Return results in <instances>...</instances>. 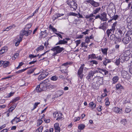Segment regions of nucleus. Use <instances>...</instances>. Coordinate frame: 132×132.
<instances>
[{"mask_svg":"<svg viewBox=\"0 0 132 132\" xmlns=\"http://www.w3.org/2000/svg\"><path fill=\"white\" fill-rule=\"evenodd\" d=\"M101 9V8L98 7L97 8L95 9L94 10L93 13H91L89 15H86L85 18L86 19H87V20L89 22H91L92 20L94 19V18L93 17L95 16L94 14H95L99 12V11Z\"/></svg>","mask_w":132,"mask_h":132,"instance_id":"f03ea898","label":"nucleus"},{"mask_svg":"<svg viewBox=\"0 0 132 132\" xmlns=\"http://www.w3.org/2000/svg\"><path fill=\"white\" fill-rule=\"evenodd\" d=\"M116 35L113 34L110 36V38L111 40L114 41L116 39Z\"/></svg>","mask_w":132,"mask_h":132,"instance_id":"bb28decb","label":"nucleus"},{"mask_svg":"<svg viewBox=\"0 0 132 132\" xmlns=\"http://www.w3.org/2000/svg\"><path fill=\"white\" fill-rule=\"evenodd\" d=\"M85 66L84 64H82L78 70L77 76L79 78L82 80L83 78L84 75L83 73V70Z\"/></svg>","mask_w":132,"mask_h":132,"instance_id":"0eeeda50","label":"nucleus"},{"mask_svg":"<svg viewBox=\"0 0 132 132\" xmlns=\"http://www.w3.org/2000/svg\"><path fill=\"white\" fill-rule=\"evenodd\" d=\"M101 107L102 106L100 105L97 108V110L99 112H100L101 111Z\"/></svg>","mask_w":132,"mask_h":132,"instance_id":"774afa93","label":"nucleus"},{"mask_svg":"<svg viewBox=\"0 0 132 132\" xmlns=\"http://www.w3.org/2000/svg\"><path fill=\"white\" fill-rule=\"evenodd\" d=\"M64 50L63 47H60V46H57L52 47L51 50L53 51H55L52 54L53 56H55L57 54L60 53Z\"/></svg>","mask_w":132,"mask_h":132,"instance_id":"39448f33","label":"nucleus"},{"mask_svg":"<svg viewBox=\"0 0 132 132\" xmlns=\"http://www.w3.org/2000/svg\"><path fill=\"white\" fill-rule=\"evenodd\" d=\"M17 105V104L16 103H14L13 104L9 109V111L12 112L13 110L15 108L16 106Z\"/></svg>","mask_w":132,"mask_h":132,"instance_id":"7c9ffc66","label":"nucleus"},{"mask_svg":"<svg viewBox=\"0 0 132 132\" xmlns=\"http://www.w3.org/2000/svg\"><path fill=\"white\" fill-rule=\"evenodd\" d=\"M22 38L20 37L18 39V41H17L15 43V45L16 46H18L19 44L22 41Z\"/></svg>","mask_w":132,"mask_h":132,"instance_id":"ea45409f","label":"nucleus"},{"mask_svg":"<svg viewBox=\"0 0 132 132\" xmlns=\"http://www.w3.org/2000/svg\"><path fill=\"white\" fill-rule=\"evenodd\" d=\"M119 80V77L117 76H116L114 77L112 79V84H115Z\"/></svg>","mask_w":132,"mask_h":132,"instance_id":"4be33fe9","label":"nucleus"},{"mask_svg":"<svg viewBox=\"0 0 132 132\" xmlns=\"http://www.w3.org/2000/svg\"><path fill=\"white\" fill-rule=\"evenodd\" d=\"M132 36H126L125 37H124L122 41L123 43L125 44L128 43L131 40V38Z\"/></svg>","mask_w":132,"mask_h":132,"instance_id":"f8f14e48","label":"nucleus"},{"mask_svg":"<svg viewBox=\"0 0 132 132\" xmlns=\"http://www.w3.org/2000/svg\"><path fill=\"white\" fill-rule=\"evenodd\" d=\"M92 72L93 74H94V75L96 73H100V72H100V71L99 70H95L94 71H92Z\"/></svg>","mask_w":132,"mask_h":132,"instance_id":"e2e57ef3","label":"nucleus"},{"mask_svg":"<svg viewBox=\"0 0 132 132\" xmlns=\"http://www.w3.org/2000/svg\"><path fill=\"white\" fill-rule=\"evenodd\" d=\"M41 119H41L39 120L38 122L37 123V126H39L42 124L43 122V121Z\"/></svg>","mask_w":132,"mask_h":132,"instance_id":"13d9d810","label":"nucleus"},{"mask_svg":"<svg viewBox=\"0 0 132 132\" xmlns=\"http://www.w3.org/2000/svg\"><path fill=\"white\" fill-rule=\"evenodd\" d=\"M101 17L102 18V20L103 21H106L108 20V19L106 18L107 14L105 12H103L101 14Z\"/></svg>","mask_w":132,"mask_h":132,"instance_id":"4468645a","label":"nucleus"},{"mask_svg":"<svg viewBox=\"0 0 132 132\" xmlns=\"http://www.w3.org/2000/svg\"><path fill=\"white\" fill-rule=\"evenodd\" d=\"M118 31L117 34L118 36L117 37L116 40L114 42V44H117L118 42H120L121 40V38L124 36L126 32V29L124 27H120L119 28L117 29Z\"/></svg>","mask_w":132,"mask_h":132,"instance_id":"f257e3e1","label":"nucleus"},{"mask_svg":"<svg viewBox=\"0 0 132 132\" xmlns=\"http://www.w3.org/2000/svg\"><path fill=\"white\" fill-rule=\"evenodd\" d=\"M87 2L95 7H97L100 6V4L99 3L95 2L93 0H88Z\"/></svg>","mask_w":132,"mask_h":132,"instance_id":"1a4fd4ad","label":"nucleus"},{"mask_svg":"<svg viewBox=\"0 0 132 132\" xmlns=\"http://www.w3.org/2000/svg\"><path fill=\"white\" fill-rule=\"evenodd\" d=\"M98 18H99L100 20H102V17H101V16L100 15H96L95 16V19H94V20H95V19H97Z\"/></svg>","mask_w":132,"mask_h":132,"instance_id":"603ef678","label":"nucleus"},{"mask_svg":"<svg viewBox=\"0 0 132 132\" xmlns=\"http://www.w3.org/2000/svg\"><path fill=\"white\" fill-rule=\"evenodd\" d=\"M89 105L90 107H91L92 109H94L96 107V104L94 103L93 102H91L89 103Z\"/></svg>","mask_w":132,"mask_h":132,"instance_id":"c756f323","label":"nucleus"},{"mask_svg":"<svg viewBox=\"0 0 132 132\" xmlns=\"http://www.w3.org/2000/svg\"><path fill=\"white\" fill-rule=\"evenodd\" d=\"M55 115H54V116L55 118H57L56 120H59L62 119V116L63 115L62 113L58 112H56V113L55 112Z\"/></svg>","mask_w":132,"mask_h":132,"instance_id":"ddd939ff","label":"nucleus"},{"mask_svg":"<svg viewBox=\"0 0 132 132\" xmlns=\"http://www.w3.org/2000/svg\"><path fill=\"white\" fill-rule=\"evenodd\" d=\"M118 16L117 15H114V16H113L112 17H111V18H112L113 20H116L117 18H118Z\"/></svg>","mask_w":132,"mask_h":132,"instance_id":"de8ad7c7","label":"nucleus"},{"mask_svg":"<svg viewBox=\"0 0 132 132\" xmlns=\"http://www.w3.org/2000/svg\"><path fill=\"white\" fill-rule=\"evenodd\" d=\"M61 71L62 73H68V70L66 69L62 70Z\"/></svg>","mask_w":132,"mask_h":132,"instance_id":"338daca9","label":"nucleus"},{"mask_svg":"<svg viewBox=\"0 0 132 132\" xmlns=\"http://www.w3.org/2000/svg\"><path fill=\"white\" fill-rule=\"evenodd\" d=\"M101 70V71H100L101 72H100V73L107 76L109 75V72L108 71L104 69H103L102 70Z\"/></svg>","mask_w":132,"mask_h":132,"instance_id":"b1692460","label":"nucleus"},{"mask_svg":"<svg viewBox=\"0 0 132 132\" xmlns=\"http://www.w3.org/2000/svg\"><path fill=\"white\" fill-rule=\"evenodd\" d=\"M31 26V24H27L26 27L24 28L23 30H22L20 33V34L21 35V36H23L25 35L26 36H28V35H30L32 33V31L30 30H28L27 31L26 30L27 29H29L30 28Z\"/></svg>","mask_w":132,"mask_h":132,"instance_id":"20e7f679","label":"nucleus"},{"mask_svg":"<svg viewBox=\"0 0 132 132\" xmlns=\"http://www.w3.org/2000/svg\"><path fill=\"white\" fill-rule=\"evenodd\" d=\"M125 56L122 54L119 57L121 60L120 62L123 63V62H125Z\"/></svg>","mask_w":132,"mask_h":132,"instance_id":"393cba45","label":"nucleus"},{"mask_svg":"<svg viewBox=\"0 0 132 132\" xmlns=\"http://www.w3.org/2000/svg\"><path fill=\"white\" fill-rule=\"evenodd\" d=\"M120 61L121 60L119 58L118 59H117L115 62L116 64L117 65H118L120 64Z\"/></svg>","mask_w":132,"mask_h":132,"instance_id":"79ce46f5","label":"nucleus"},{"mask_svg":"<svg viewBox=\"0 0 132 132\" xmlns=\"http://www.w3.org/2000/svg\"><path fill=\"white\" fill-rule=\"evenodd\" d=\"M83 36V35H81L79 36L77 35L76 36L77 38H82Z\"/></svg>","mask_w":132,"mask_h":132,"instance_id":"69168bd1","label":"nucleus"},{"mask_svg":"<svg viewBox=\"0 0 132 132\" xmlns=\"http://www.w3.org/2000/svg\"><path fill=\"white\" fill-rule=\"evenodd\" d=\"M7 47H2L0 50V54H2L7 52Z\"/></svg>","mask_w":132,"mask_h":132,"instance_id":"6ab92c4d","label":"nucleus"},{"mask_svg":"<svg viewBox=\"0 0 132 132\" xmlns=\"http://www.w3.org/2000/svg\"><path fill=\"white\" fill-rule=\"evenodd\" d=\"M107 48H104V49L101 48V51L103 54L104 55H106L107 54Z\"/></svg>","mask_w":132,"mask_h":132,"instance_id":"2f4dec72","label":"nucleus"},{"mask_svg":"<svg viewBox=\"0 0 132 132\" xmlns=\"http://www.w3.org/2000/svg\"><path fill=\"white\" fill-rule=\"evenodd\" d=\"M93 82H96L97 86H99L100 85H103L104 84L103 77H101L97 76H95Z\"/></svg>","mask_w":132,"mask_h":132,"instance_id":"423d86ee","label":"nucleus"},{"mask_svg":"<svg viewBox=\"0 0 132 132\" xmlns=\"http://www.w3.org/2000/svg\"><path fill=\"white\" fill-rule=\"evenodd\" d=\"M94 75L92 71L91 70L88 73L86 78L89 82L91 80L94 81L95 78V77H94Z\"/></svg>","mask_w":132,"mask_h":132,"instance_id":"6e6552de","label":"nucleus"},{"mask_svg":"<svg viewBox=\"0 0 132 132\" xmlns=\"http://www.w3.org/2000/svg\"><path fill=\"white\" fill-rule=\"evenodd\" d=\"M66 3L72 11H76L77 9L78 5L74 0H68Z\"/></svg>","mask_w":132,"mask_h":132,"instance_id":"7ed1b4c3","label":"nucleus"},{"mask_svg":"<svg viewBox=\"0 0 132 132\" xmlns=\"http://www.w3.org/2000/svg\"><path fill=\"white\" fill-rule=\"evenodd\" d=\"M131 109L129 107H128L126 109L125 111L127 113H129L131 111Z\"/></svg>","mask_w":132,"mask_h":132,"instance_id":"a18cd8bd","label":"nucleus"},{"mask_svg":"<svg viewBox=\"0 0 132 132\" xmlns=\"http://www.w3.org/2000/svg\"><path fill=\"white\" fill-rule=\"evenodd\" d=\"M75 42L76 44V46H77L80 43L81 40H79L76 41Z\"/></svg>","mask_w":132,"mask_h":132,"instance_id":"6e6d98bb","label":"nucleus"},{"mask_svg":"<svg viewBox=\"0 0 132 132\" xmlns=\"http://www.w3.org/2000/svg\"><path fill=\"white\" fill-rule=\"evenodd\" d=\"M91 63H93V64H95L96 65L98 64L97 62L95 60H92L90 62Z\"/></svg>","mask_w":132,"mask_h":132,"instance_id":"052dcab7","label":"nucleus"},{"mask_svg":"<svg viewBox=\"0 0 132 132\" xmlns=\"http://www.w3.org/2000/svg\"><path fill=\"white\" fill-rule=\"evenodd\" d=\"M35 69V68L31 69L28 70L27 72L28 74L29 75L32 73Z\"/></svg>","mask_w":132,"mask_h":132,"instance_id":"473e14b6","label":"nucleus"},{"mask_svg":"<svg viewBox=\"0 0 132 132\" xmlns=\"http://www.w3.org/2000/svg\"><path fill=\"white\" fill-rule=\"evenodd\" d=\"M85 126L83 124H80L78 126V128L80 130V131L81 130L83 129L85 127Z\"/></svg>","mask_w":132,"mask_h":132,"instance_id":"c9c22d12","label":"nucleus"},{"mask_svg":"<svg viewBox=\"0 0 132 132\" xmlns=\"http://www.w3.org/2000/svg\"><path fill=\"white\" fill-rule=\"evenodd\" d=\"M132 49L130 50H128L126 51H125V52H123V53H122L125 56H128L131 54V51Z\"/></svg>","mask_w":132,"mask_h":132,"instance_id":"aec40b11","label":"nucleus"},{"mask_svg":"<svg viewBox=\"0 0 132 132\" xmlns=\"http://www.w3.org/2000/svg\"><path fill=\"white\" fill-rule=\"evenodd\" d=\"M116 89L117 90H121V89H123V86L120 83H118L116 86Z\"/></svg>","mask_w":132,"mask_h":132,"instance_id":"a878e982","label":"nucleus"},{"mask_svg":"<svg viewBox=\"0 0 132 132\" xmlns=\"http://www.w3.org/2000/svg\"><path fill=\"white\" fill-rule=\"evenodd\" d=\"M91 57L92 59H97V56H96V55L95 54H91Z\"/></svg>","mask_w":132,"mask_h":132,"instance_id":"4d7b16f0","label":"nucleus"},{"mask_svg":"<svg viewBox=\"0 0 132 132\" xmlns=\"http://www.w3.org/2000/svg\"><path fill=\"white\" fill-rule=\"evenodd\" d=\"M122 77L126 79H129L130 78L129 74H128L127 72L124 71L122 73Z\"/></svg>","mask_w":132,"mask_h":132,"instance_id":"dca6fc26","label":"nucleus"},{"mask_svg":"<svg viewBox=\"0 0 132 132\" xmlns=\"http://www.w3.org/2000/svg\"><path fill=\"white\" fill-rule=\"evenodd\" d=\"M126 122L127 121L126 119H123L121 121V123L124 125H125Z\"/></svg>","mask_w":132,"mask_h":132,"instance_id":"8fccbe9b","label":"nucleus"},{"mask_svg":"<svg viewBox=\"0 0 132 132\" xmlns=\"http://www.w3.org/2000/svg\"><path fill=\"white\" fill-rule=\"evenodd\" d=\"M44 46L43 45L40 46L39 47H38L36 49V50L37 51H41L44 48Z\"/></svg>","mask_w":132,"mask_h":132,"instance_id":"58836bf2","label":"nucleus"},{"mask_svg":"<svg viewBox=\"0 0 132 132\" xmlns=\"http://www.w3.org/2000/svg\"><path fill=\"white\" fill-rule=\"evenodd\" d=\"M54 129L55 130V132H60V128L59 126L58 123H55L54 125Z\"/></svg>","mask_w":132,"mask_h":132,"instance_id":"f3484780","label":"nucleus"},{"mask_svg":"<svg viewBox=\"0 0 132 132\" xmlns=\"http://www.w3.org/2000/svg\"><path fill=\"white\" fill-rule=\"evenodd\" d=\"M72 63L71 62L68 61L62 64L63 65L67 66L68 65L71 64Z\"/></svg>","mask_w":132,"mask_h":132,"instance_id":"a19ab883","label":"nucleus"},{"mask_svg":"<svg viewBox=\"0 0 132 132\" xmlns=\"http://www.w3.org/2000/svg\"><path fill=\"white\" fill-rule=\"evenodd\" d=\"M97 59L98 60H100V61H102V59H103V56H101V55H100L99 56H97Z\"/></svg>","mask_w":132,"mask_h":132,"instance_id":"5fc2aeb1","label":"nucleus"},{"mask_svg":"<svg viewBox=\"0 0 132 132\" xmlns=\"http://www.w3.org/2000/svg\"><path fill=\"white\" fill-rule=\"evenodd\" d=\"M38 55H34L32 54H30L29 55V57L31 59H32V58H35Z\"/></svg>","mask_w":132,"mask_h":132,"instance_id":"09e8293b","label":"nucleus"},{"mask_svg":"<svg viewBox=\"0 0 132 132\" xmlns=\"http://www.w3.org/2000/svg\"><path fill=\"white\" fill-rule=\"evenodd\" d=\"M106 33L107 34V36L108 37H109L110 34H113L112 33V32L110 31L109 30H108V29H107L106 31Z\"/></svg>","mask_w":132,"mask_h":132,"instance_id":"3c124183","label":"nucleus"},{"mask_svg":"<svg viewBox=\"0 0 132 132\" xmlns=\"http://www.w3.org/2000/svg\"><path fill=\"white\" fill-rule=\"evenodd\" d=\"M111 62V61L109 59L105 58L104 60L103 61V63L104 65L106 66L107 64L110 63Z\"/></svg>","mask_w":132,"mask_h":132,"instance_id":"412c9836","label":"nucleus"},{"mask_svg":"<svg viewBox=\"0 0 132 132\" xmlns=\"http://www.w3.org/2000/svg\"><path fill=\"white\" fill-rule=\"evenodd\" d=\"M59 40L60 39V38H59ZM67 41L63 39V40H59V41L58 42H57L56 44V45H58L60 44H67Z\"/></svg>","mask_w":132,"mask_h":132,"instance_id":"a211bd4d","label":"nucleus"},{"mask_svg":"<svg viewBox=\"0 0 132 132\" xmlns=\"http://www.w3.org/2000/svg\"><path fill=\"white\" fill-rule=\"evenodd\" d=\"M45 89V87L42 85L41 83L39 85H38L36 88V90L38 92H40L44 90Z\"/></svg>","mask_w":132,"mask_h":132,"instance_id":"9b49d317","label":"nucleus"},{"mask_svg":"<svg viewBox=\"0 0 132 132\" xmlns=\"http://www.w3.org/2000/svg\"><path fill=\"white\" fill-rule=\"evenodd\" d=\"M102 25L99 27V29H102L104 31H105L106 29L108 28V23L106 22H103Z\"/></svg>","mask_w":132,"mask_h":132,"instance_id":"2eb2a0df","label":"nucleus"},{"mask_svg":"<svg viewBox=\"0 0 132 132\" xmlns=\"http://www.w3.org/2000/svg\"><path fill=\"white\" fill-rule=\"evenodd\" d=\"M97 100L98 102L102 103V98L101 97L98 96L97 98Z\"/></svg>","mask_w":132,"mask_h":132,"instance_id":"49530a36","label":"nucleus"},{"mask_svg":"<svg viewBox=\"0 0 132 132\" xmlns=\"http://www.w3.org/2000/svg\"><path fill=\"white\" fill-rule=\"evenodd\" d=\"M20 98L19 97H16L12 100V102L13 103H14L16 101L19 100Z\"/></svg>","mask_w":132,"mask_h":132,"instance_id":"c03bdc74","label":"nucleus"},{"mask_svg":"<svg viewBox=\"0 0 132 132\" xmlns=\"http://www.w3.org/2000/svg\"><path fill=\"white\" fill-rule=\"evenodd\" d=\"M23 64V63L22 62L20 63L18 66L16 68V69H18L20 68L21 66H22Z\"/></svg>","mask_w":132,"mask_h":132,"instance_id":"bf43d9fd","label":"nucleus"},{"mask_svg":"<svg viewBox=\"0 0 132 132\" xmlns=\"http://www.w3.org/2000/svg\"><path fill=\"white\" fill-rule=\"evenodd\" d=\"M127 35V36H132V30H129L128 31L126 34Z\"/></svg>","mask_w":132,"mask_h":132,"instance_id":"37998d69","label":"nucleus"},{"mask_svg":"<svg viewBox=\"0 0 132 132\" xmlns=\"http://www.w3.org/2000/svg\"><path fill=\"white\" fill-rule=\"evenodd\" d=\"M37 61L36 59H34L33 61H32L29 62V64H34L35 62Z\"/></svg>","mask_w":132,"mask_h":132,"instance_id":"680f3d73","label":"nucleus"},{"mask_svg":"<svg viewBox=\"0 0 132 132\" xmlns=\"http://www.w3.org/2000/svg\"><path fill=\"white\" fill-rule=\"evenodd\" d=\"M68 15L69 16H77V15H78V14L74 12H70L68 13Z\"/></svg>","mask_w":132,"mask_h":132,"instance_id":"e433bc0d","label":"nucleus"},{"mask_svg":"<svg viewBox=\"0 0 132 132\" xmlns=\"http://www.w3.org/2000/svg\"><path fill=\"white\" fill-rule=\"evenodd\" d=\"M48 74L47 72H43L38 77V79L39 80H41L45 78Z\"/></svg>","mask_w":132,"mask_h":132,"instance_id":"9d476101","label":"nucleus"},{"mask_svg":"<svg viewBox=\"0 0 132 132\" xmlns=\"http://www.w3.org/2000/svg\"><path fill=\"white\" fill-rule=\"evenodd\" d=\"M9 62L8 61H6V62L4 61V63L3 64V67L4 68H5L7 67L9 65Z\"/></svg>","mask_w":132,"mask_h":132,"instance_id":"c85d7f7f","label":"nucleus"},{"mask_svg":"<svg viewBox=\"0 0 132 132\" xmlns=\"http://www.w3.org/2000/svg\"><path fill=\"white\" fill-rule=\"evenodd\" d=\"M114 111L117 113L119 114L121 113L122 110L120 109L118 107L115 108L114 109Z\"/></svg>","mask_w":132,"mask_h":132,"instance_id":"cd10ccee","label":"nucleus"},{"mask_svg":"<svg viewBox=\"0 0 132 132\" xmlns=\"http://www.w3.org/2000/svg\"><path fill=\"white\" fill-rule=\"evenodd\" d=\"M40 102H36L34 105L33 108L31 109V111H32L35 109L36 108L37 105L40 104Z\"/></svg>","mask_w":132,"mask_h":132,"instance_id":"f704fd0d","label":"nucleus"},{"mask_svg":"<svg viewBox=\"0 0 132 132\" xmlns=\"http://www.w3.org/2000/svg\"><path fill=\"white\" fill-rule=\"evenodd\" d=\"M58 17L57 15H56V14H55L54 15H53V19L54 20L56 19Z\"/></svg>","mask_w":132,"mask_h":132,"instance_id":"0e129e2a","label":"nucleus"},{"mask_svg":"<svg viewBox=\"0 0 132 132\" xmlns=\"http://www.w3.org/2000/svg\"><path fill=\"white\" fill-rule=\"evenodd\" d=\"M43 129V127L42 126H40L37 129H38L39 132H42Z\"/></svg>","mask_w":132,"mask_h":132,"instance_id":"864d4df0","label":"nucleus"},{"mask_svg":"<svg viewBox=\"0 0 132 132\" xmlns=\"http://www.w3.org/2000/svg\"><path fill=\"white\" fill-rule=\"evenodd\" d=\"M50 79L52 81H56L58 79V77L56 76H52Z\"/></svg>","mask_w":132,"mask_h":132,"instance_id":"4c0bfd02","label":"nucleus"},{"mask_svg":"<svg viewBox=\"0 0 132 132\" xmlns=\"http://www.w3.org/2000/svg\"><path fill=\"white\" fill-rule=\"evenodd\" d=\"M30 68V67H29V68H26L24 69H22L20 70H19V71H17L16 73L17 74L19 73H21L23 72L24 71L26 70H27L28 68Z\"/></svg>","mask_w":132,"mask_h":132,"instance_id":"72a5a7b5","label":"nucleus"},{"mask_svg":"<svg viewBox=\"0 0 132 132\" xmlns=\"http://www.w3.org/2000/svg\"><path fill=\"white\" fill-rule=\"evenodd\" d=\"M18 119V121H16V123H17L18 122H19L21 121L24 120L25 119H22V120H21L20 119V117L18 118H17L16 117H15L12 120V121H11V122L12 123V125L13 124V122L14 121V120H15V119Z\"/></svg>","mask_w":132,"mask_h":132,"instance_id":"5701e85b","label":"nucleus"}]
</instances>
